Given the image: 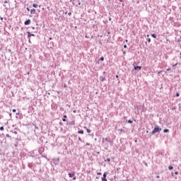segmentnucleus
I'll list each match as a JSON object with an SVG mask.
<instances>
[{"label": "nucleus", "mask_w": 181, "mask_h": 181, "mask_svg": "<svg viewBox=\"0 0 181 181\" xmlns=\"http://www.w3.org/2000/svg\"><path fill=\"white\" fill-rule=\"evenodd\" d=\"M162 131V128L159 127V126L156 125L154 127V129L151 132V135H155L156 132H160Z\"/></svg>", "instance_id": "obj_1"}, {"label": "nucleus", "mask_w": 181, "mask_h": 181, "mask_svg": "<svg viewBox=\"0 0 181 181\" xmlns=\"http://www.w3.org/2000/svg\"><path fill=\"white\" fill-rule=\"evenodd\" d=\"M108 175V173L107 172H106V173H104V174H103V177H102V180L103 181H108L107 180V175Z\"/></svg>", "instance_id": "obj_2"}, {"label": "nucleus", "mask_w": 181, "mask_h": 181, "mask_svg": "<svg viewBox=\"0 0 181 181\" xmlns=\"http://www.w3.org/2000/svg\"><path fill=\"white\" fill-rule=\"evenodd\" d=\"M30 12L31 15H35V13H36V9L32 8Z\"/></svg>", "instance_id": "obj_3"}, {"label": "nucleus", "mask_w": 181, "mask_h": 181, "mask_svg": "<svg viewBox=\"0 0 181 181\" xmlns=\"http://www.w3.org/2000/svg\"><path fill=\"white\" fill-rule=\"evenodd\" d=\"M24 24L25 25H30V20H27V21H25V22H24Z\"/></svg>", "instance_id": "obj_4"}, {"label": "nucleus", "mask_w": 181, "mask_h": 181, "mask_svg": "<svg viewBox=\"0 0 181 181\" xmlns=\"http://www.w3.org/2000/svg\"><path fill=\"white\" fill-rule=\"evenodd\" d=\"M27 34L28 37H30L31 36H35V34H32L30 33V32H27Z\"/></svg>", "instance_id": "obj_5"}, {"label": "nucleus", "mask_w": 181, "mask_h": 181, "mask_svg": "<svg viewBox=\"0 0 181 181\" xmlns=\"http://www.w3.org/2000/svg\"><path fill=\"white\" fill-rule=\"evenodd\" d=\"M141 70L142 69V66H134V70Z\"/></svg>", "instance_id": "obj_6"}, {"label": "nucleus", "mask_w": 181, "mask_h": 181, "mask_svg": "<svg viewBox=\"0 0 181 181\" xmlns=\"http://www.w3.org/2000/svg\"><path fill=\"white\" fill-rule=\"evenodd\" d=\"M69 177H73L74 176V173H69Z\"/></svg>", "instance_id": "obj_7"}, {"label": "nucleus", "mask_w": 181, "mask_h": 181, "mask_svg": "<svg viewBox=\"0 0 181 181\" xmlns=\"http://www.w3.org/2000/svg\"><path fill=\"white\" fill-rule=\"evenodd\" d=\"M85 129H86L88 134H90V132H91V130H90L89 129H88L87 127H84Z\"/></svg>", "instance_id": "obj_8"}, {"label": "nucleus", "mask_w": 181, "mask_h": 181, "mask_svg": "<svg viewBox=\"0 0 181 181\" xmlns=\"http://www.w3.org/2000/svg\"><path fill=\"white\" fill-rule=\"evenodd\" d=\"M78 134H84V131L80 130V131L78 132Z\"/></svg>", "instance_id": "obj_9"}, {"label": "nucleus", "mask_w": 181, "mask_h": 181, "mask_svg": "<svg viewBox=\"0 0 181 181\" xmlns=\"http://www.w3.org/2000/svg\"><path fill=\"white\" fill-rule=\"evenodd\" d=\"M168 169H169L170 170H173V166L170 165V166L168 167Z\"/></svg>", "instance_id": "obj_10"}, {"label": "nucleus", "mask_w": 181, "mask_h": 181, "mask_svg": "<svg viewBox=\"0 0 181 181\" xmlns=\"http://www.w3.org/2000/svg\"><path fill=\"white\" fill-rule=\"evenodd\" d=\"M152 37H153L154 39H156V35L155 34H151Z\"/></svg>", "instance_id": "obj_11"}, {"label": "nucleus", "mask_w": 181, "mask_h": 181, "mask_svg": "<svg viewBox=\"0 0 181 181\" xmlns=\"http://www.w3.org/2000/svg\"><path fill=\"white\" fill-rule=\"evenodd\" d=\"M33 8H37L38 5L34 4H33Z\"/></svg>", "instance_id": "obj_12"}, {"label": "nucleus", "mask_w": 181, "mask_h": 181, "mask_svg": "<svg viewBox=\"0 0 181 181\" xmlns=\"http://www.w3.org/2000/svg\"><path fill=\"white\" fill-rule=\"evenodd\" d=\"M75 124H76V122L74 121L71 122V125H75Z\"/></svg>", "instance_id": "obj_13"}, {"label": "nucleus", "mask_w": 181, "mask_h": 181, "mask_svg": "<svg viewBox=\"0 0 181 181\" xmlns=\"http://www.w3.org/2000/svg\"><path fill=\"white\" fill-rule=\"evenodd\" d=\"M105 162H111V159L107 158V160H105Z\"/></svg>", "instance_id": "obj_14"}, {"label": "nucleus", "mask_w": 181, "mask_h": 181, "mask_svg": "<svg viewBox=\"0 0 181 181\" xmlns=\"http://www.w3.org/2000/svg\"><path fill=\"white\" fill-rule=\"evenodd\" d=\"M163 132H165V133H166V132H169V129H164Z\"/></svg>", "instance_id": "obj_15"}, {"label": "nucleus", "mask_w": 181, "mask_h": 181, "mask_svg": "<svg viewBox=\"0 0 181 181\" xmlns=\"http://www.w3.org/2000/svg\"><path fill=\"white\" fill-rule=\"evenodd\" d=\"M4 4H8V2H9V0H4Z\"/></svg>", "instance_id": "obj_16"}, {"label": "nucleus", "mask_w": 181, "mask_h": 181, "mask_svg": "<svg viewBox=\"0 0 181 181\" xmlns=\"http://www.w3.org/2000/svg\"><path fill=\"white\" fill-rule=\"evenodd\" d=\"M16 8H19V4L18 3L16 4Z\"/></svg>", "instance_id": "obj_17"}, {"label": "nucleus", "mask_w": 181, "mask_h": 181, "mask_svg": "<svg viewBox=\"0 0 181 181\" xmlns=\"http://www.w3.org/2000/svg\"><path fill=\"white\" fill-rule=\"evenodd\" d=\"M128 122H129V124H132V120L129 119V120H128Z\"/></svg>", "instance_id": "obj_18"}, {"label": "nucleus", "mask_w": 181, "mask_h": 181, "mask_svg": "<svg viewBox=\"0 0 181 181\" xmlns=\"http://www.w3.org/2000/svg\"><path fill=\"white\" fill-rule=\"evenodd\" d=\"M147 42H148V43H151V38H148Z\"/></svg>", "instance_id": "obj_19"}, {"label": "nucleus", "mask_w": 181, "mask_h": 181, "mask_svg": "<svg viewBox=\"0 0 181 181\" xmlns=\"http://www.w3.org/2000/svg\"><path fill=\"white\" fill-rule=\"evenodd\" d=\"M100 60H101V62H104V57H100Z\"/></svg>", "instance_id": "obj_20"}, {"label": "nucleus", "mask_w": 181, "mask_h": 181, "mask_svg": "<svg viewBox=\"0 0 181 181\" xmlns=\"http://www.w3.org/2000/svg\"><path fill=\"white\" fill-rule=\"evenodd\" d=\"M0 131H4V127H0Z\"/></svg>", "instance_id": "obj_21"}, {"label": "nucleus", "mask_w": 181, "mask_h": 181, "mask_svg": "<svg viewBox=\"0 0 181 181\" xmlns=\"http://www.w3.org/2000/svg\"><path fill=\"white\" fill-rule=\"evenodd\" d=\"M180 95L179 94V93H177L176 94V97H179Z\"/></svg>", "instance_id": "obj_22"}, {"label": "nucleus", "mask_w": 181, "mask_h": 181, "mask_svg": "<svg viewBox=\"0 0 181 181\" xmlns=\"http://www.w3.org/2000/svg\"><path fill=\"white\" fill-rule=\"evenodd\" d=\"M167 42H169L170 43V40H169L168 38H165Z\"/></svg>", "instance_id": "obj_23"}, {"label": "nucleus", "mask_w": 181, "mask_h": 181, "mask_svg": "<svg viewBox=\"0 0 181 181\" xmlns=\"http://www.w3.org/2000/svg\"><path fill=\"white\" fill-rule=\"evenodd\" d=\"M13 112H16V109H13Z\"/></svg>", "instance_id": "obj_24"}, {"label": "nucleus", "mask_w": 181, "mask_h": 181, "mask_svg": "<svg viewBox=\"0 0 181 181\" xmlns=\"http://www.w3.org/2000/svg\"><path fill=\"white\" fill-rule=\"evenodd\" d=\"M27 11H30V8H29V7L27 8Z\"/></svg>", "instance_id": "obj_25"}, {"label": "nucleus", "mask_w": 181, "mask_h": 181, "mask_svg": "<svg viewBox=\"0 0 181 181\" xmlns=\"http://www.w3.org/2000/svg\"><path fill=\"white\" fill-rule=\"evenodd\" d=\"M175 175H179V173H177V171H176V172L175 173Z\"/></svg>", "instance_id": "obj_26"}, {"label": "nucleus", "mask_w": 181, "mask_h": 181, "mask_svg": "<svg viewBox=\"0 0 181 181\" xmlns=\"http://www.w3.org/2000/svg\"><path fill=\"white\" fill-rule=\"evenodd\" d=\"M69 16H71V13H68Z\"/></svg>", "instance_id": "obj_27"}, {"label": "nucleus", "mask_w": 181, "mask_h": 181, "mask_svg": "<svg viewBox=\"0 0 181 181\" xmlns=\"http://www.w3.org/2000/svg\"><path fill=\"white\" fill-rule=\"evenodd\" d=\"M63 122H66V119H62Z\"/></svg>", "instance_id": "obj_28"}, {"label": "nucleus", "mask_w": 181, "mask_h": 181, "mask_svg": "<svg viewBox=\"0 0 181 181\" xmlns=\"http://www.w3.org/2000/svg\"><path fill=\"white\" fill-rule=\"evenodd\" d=\"M14 134H15L16 135H17V134H18V132H14Z\"/></svg>", "instance_id": "obj_29"}, {"label": "nucleus", "mask_w": 181, "mask_h": 181, "mask_svg": "<svg viewBox=\"0 0 181 181\" xmlns=\"http://www.w3.org/2000/svg\"><path fill=\"white\" fill-rule=\"evenodd\" d=\"M124 49H127V45H124Z\"/></svg>", "instance_id": "obj_30"}, {"label": "nucleus", "mask_w": 181, "mask_h": 181, "mask_svg": "<svg viewBox=\"0 0 181 181\" xmlns=\"http://www.w3.org/2000/svg\"><path fill=\"white\" fill-rule=\"evenodd\" d=\"M73 112H74V114H76V110H74Z\"/></svg>", "instance_id": "obj_31"}, {"label": "nucleus", "mask_w": 181, "mask_h": 181, "mask_svg": "<svg viewBox=\"0 0 181 181\" xmlns=\"http://www.w3.org/2000/svg\"><path fill=\"white\" fill-rule=\"evenodd\" d=\"M170 70V69H167V71H169Z\"/></svg>", "instance_id": "obj_32"}, {"label": "nucleus", "mask_w": 181, "mask_h": 181, "mask_svg": "<svg viewBox=\"0 0 181 181\" xmlns=\"http://www.w3.org/2000/svg\"><path fill=\"white\" fill-rule=\"evenodd\" d=\"M64 117L67 118V116L66 115H64Z\"/></svg>", "instance_id": "obj_33"}, {"label": "nucleus", "mask_w": 181, "mask_h": 181, "mask_svg": "<svg viewBox=\"0 0 181 181\" xmlns=\"http://www.w3.org/2000/svg\"><path fill=\"white\" fill-rule=\"evenodd\" d=\"M73 180H76V177H74L73 178Z\"/></svg>", "instance_id": "obj_34"}, {"label": "nucleus", "mask_w": 181, "mask_h": 181, "mask_svg": "<svg viewBox=\"0 0 181 181\" xmlns=\"http://www.w3.org/2000/svg\"><path fill=\"white\" fill-rule=\"evenodd\" d=\"M118 77H119L118 75H116V78H118Z\"/></svg>", "instance_id": "obj_35"}, {"label": "nucleus", "mask_w": 181, "mask_h": 181, "mask_svg": "<svg viewBox=\"0 0 181 181\" xmlns=\"http://www.w3.org/2000/svg\"><path fill=\"white\" fill-rule=\"evenodd\" d=\"M78 140H79V141H81V138L79 137V138H78Z\"/></svg>", "instance_id": "obj_36"}, {"label": "nucleus", "mask_w": 181, "mask_h": 181, "mask_svg": "<svg viewBox=\"0 0 181 181\" xmlns=\"http://www.w3.org/2000/svg\"><path fill=\"white\" fill-rule=\"evenodd\" d=\"M86 145L90 146V144L87 143Z\"/></svg>", "instance_id": "obj_37"}, {"label": "nucleus", "mask_w": 181, "mask_h": 181, "mask_svg": "<svg viewBox=\"0 0 181 181\" xmlns=\"http://www.w3.org/2000/svg\"><path fill=\"white\" fill-rule=\"evenodd\" d=\"M98 175H101V173H98Z\"/></svg>", "instance_id": "obj_38"}, {"label": "nucleus", "mask_w": 181, "mask_h": 181, "mask_svg": "<svg viewBox=\"0 0 181 181\" xmlns=\"http://www.w3.org/2000/svg\"><path fill=\"white\" fill-rule=\"evenodd\" d=\"M157 179H159V175H157Z\"/></svg>", "instance_id": "obj_39"}, {"label": "nucleus", "mask_w": 181, "mask_h": 181, "mask_svg": "<svg viewBox=\"0 0 181 181\" xmlns=\"http://www.w3.org/2000/svg\"><path fill=\"white\" fill-rule=\"evenodd\" d=\"M180 59H181V52H180Z\"/></svg>", "instance_id": "obj_40"}, {"label": "nucleus", "mask_w": 181, "mask_h": 181, "mask_svg": "<svg viewBox=\"0 0 181 181\" xmlns=\"http://www.w3.org/2000/svg\"><path fill=\"white\" fill-rule=\"evenodd\" d=\"M177 66V64H176L175 65H173V66Z\"/></svg>", "instance_id": "obj_41"}, {"label": "nucleus", "mask_w": 181, "mask_h": 181, "mask_svg": "<svg viewBox=\"0 0 181 181\" xmlns=\"http://www.w3.org/2000/svg\"><path fill=\"white\" fill-rule=\"evenodd\" d=\"M147 37H149V35H147Z\"/></svg>", "instance_id": "obj_42"}, {"label": "nucleus", "mask_w": 181, "mask_h": 181, "mask_svg": "<svg viewBox=\"0 0 181 181\" xmlns=\"http://www.w3.org/2000/svg\"><path fill=\"white\" fill-rule=\"evenodd\" d=\"M49 40H52V37H49Z\"/></svg>", "instance_id": "obj_43"}, {"label": "nucleus", "mask_w": 181, "mask_h": 181, "mask_svg": "<svg viewBox=\"0 0 181 181\" xmlns=\"http://www.w3.org/2000/svg\"><path fill=\"white\" fill-rule=\"evenodd\" d=\"M17 115H19V113H16Z\"/></svg>", "instance_id": "obj_44"}, {"label": "nucleus", "mask_w": 181, "mask_h": 181, "mask_svg": "<svg viewBox=\"0 0 181 181\" xmlns=\"http://www.w3.org/2000/svg\"><path fill=\"white\" fill-rule=\"evenodd\" d=\"M126 42H128V40H126Z\"/></svg>", "instance_id": "obj_45"}, {"label": "nucleus", "mask_w": 181, "mask_h": 181, "mask_svg": "<svg viewBox=\"0 0 181 181\" xmlns=\"http://www.w3.org/2000/svg\"><path fill=\"white\" fill-rule=\"evenodd\" d=\"M6 136H9V135L7 134Z\"/></svg>", "instance_id": "obj_46"}]
</instances>
